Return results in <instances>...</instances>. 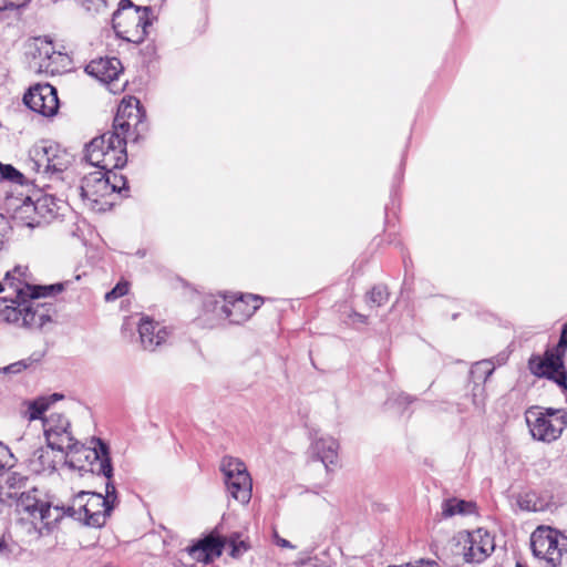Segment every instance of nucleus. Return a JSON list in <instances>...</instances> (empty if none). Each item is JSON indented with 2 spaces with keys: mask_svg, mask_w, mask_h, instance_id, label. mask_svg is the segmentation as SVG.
Instances as JSON below:
<instances>
[{
  "mask_svg": "<svg viewBox=\"0 0 567 567\" xmlns=\"http://www.w3.org/2000/svg\"><path fill=\"white\" fill-rule=\"evenodd\" d=\"M10 231L8 219L0 214V250ZM27 266H16L0 281V320L22 328H42L51 321L53 305L41 302L42 297L63 290V284L38 286L31 282Z\"/></svg>",
  "mask_w": 567,
  "mask_h": 567,
  "instance_id": "obj_1",
  "label": "nucleus"
},
{
  "mask_svg": "<svg viewBox=\"0 0 567 567\" xmlns=\"http://www.w3.org/2000/svg\"><path fill=\"white\" fill-rule=\"evenodd\" d=\"M10 231L8 219L0 214V250ZM27 266H16L0 281V320L22 328H42L51 321L53 305L41 302L42 297L63 290V284L38 286L31 282Z\"/></svg>",
  "mask_w": 567,
  "mask_h": 567,
  "instance_id": "obj_2",
  "label": "nucleus"
},
{
  "mask_svg": "<svg viewBox=\"0 0 567 567\" xmlns=\"http://www.w3.org/2000/svg\"><path fill=\"white\" fill-rule=\"evenodd\" d=\"M145 117L140 100L124 99L117 107L113 130L85 145L86 162L104 173L124 167L127 162L126 144L137 142L147 131Z\"/></svg>",
  "mask_w": 567,
  "mask_h": 567,
  "instance_id": "obj_3",
  "label": "nucleus"
},
{
  "mask_svg": "<svg viewBox=\"0 0 567 567\" xmlns=\"http://www.w3.org/2000/svg\"><path fill=\"white\" fill-rule=\"evenodd\" d=\"M91 444L93 445L90 449L93 454L91 471L107 478L105 495L96 492L81 491L73 497L71 505L56 507L60 509L62 517L68 515L78 520H83L87 526L102 527L118 503V498L116 487L112 482L113 465L109 444L100 437H92Z\"/></svg>",
  "mask_w": 567,
  "mask_h": 567,
  "instance_id": "obj_4",
  "label": "nucleus"
},
{
  "mask_svg": "<svg viewBox=\"0 0 567 567\" xmlns=\"http://www.w3.org/2000/svg\"><path fill=\"white\" fill-rule=\"evenodd\" d=\"M28 476L11 470L0 473V502L17 507V512L27 515L31 523L37 527L50 529L61 518L62 514L58 507H52L51 503L40 497L38 488L33 487L28 492H21L27 486Z\"/></svg>",
  "mask_w": 567,
  "mask_h": 567,
  "instance_id": "obj_5",
  "label": "nucleus"
},
{
  "mask_svg": "<svg viewBox=\"0 0 567 567\" xmlns=\"http://www.w3.org/2000/svg\"><path fill=\"white\" fill-rule=\"evenodd\" d=\"M262 305V298L251 293L230 296H209L205 298L203 308L212 324L227 320L230 324L246 322Z\"/></svg>",
  "mask_w": 567,
  "mask_h": 567,
  "instance_id": "obj_6",
  "label": "nucleus"
},
{
  "mask_svg": "<svg viewBox=\"0 0 567 567\" xmlns=\"http://www.w3.org/2000/svg\"><path fill=\"white\" fill-rule=\"evenodd\" d=\"M72 163V155L59 144L40 141L29 151V168L50 181L62 179V174Z\"/></svg>",
  "mask_w": 567,
  "mask_h": 567,
  "instance_id": "obj_7",
  "label": "nucleus"
},
{
  "mask_svg": "<svg viewBox=\"0 0 567 567\" xmlns=\"http://www.w3.org/2000/svg\"><path fill=\"white\" fill-rule=\"evenodd\" d=\"M526 422L533 439L550 443L560 437L566 429L567 412L551 408H533L526 412Z\"/></svg>",
  "mask_w": 567,
  "mask_h": 567,
  "instance_id": "obj_8",
  "label": "nucleus"
},
{
  "mask_svg": "<svg viewBox=\"0 0 567 567\" xmlns=\"http://www.w3.org/2000/svg\"><path fill=\"white\" fill-rule=\"evenodd\" d=\"M530 547L534 556L549 567H560L567 553V536L550 526H538L530 535Z\"/></svg>",
  "mask_w": 567,
  "mask_h": 567,
  "instance_id": "obj_9",
  "label": "nucleus"
},
{
  "mask_svg": "<svg viewBox=\"0 0 567 567\" xmlns=\"http://www.w3.org/2000/svg\"><path fill=\"white\" fill-rule=\"evenodd\" d=\"M226 489L230 497L240 504L249 503L252 481L243 461L233 456H224L220 462Z\"/></svg>",
  "mask_w": 567,
  "mask_h": 567,
  "instance_id": "obj_10",
  "label": "nucleus"
},
{
  "mask_svg": "<svg viewBox=\"0 0 567 567\" xmlns=\"http://www.w3.org/2000/svg\"><path fill=\"white\" fill-rule=\"evenodd\" d=\"M565 353L557 348L547 349L543 355H532L528 360L530 372L537 378L555 382L563 392L567 391V371L564 363Z\"/></svg>",
  "mask_w": 567,
  "mask_h": 567,
  "instance_id": "obj_11",
  "label": "nucleus"
},
{
  "mask_svg": "<svg viewBox=\"0 0 567 567\" xmlns=\"http://www.w3.org/2000/svg\"><path fill=\"white\" fill-rule=\"evenodd\" d=\"M112 189L107 173L96 171L84 176L79 186L70 187L68 198L80 197L84 204L95 208L105 197L112 195Z\"/></svg>",
  "mask_w": 567,
  "mask_h": 567,
  "instance_id": "obj_12",
  "label": "nucleus"
},
{
  "mask_svg": "<svg viewBox=\"0 0 567 567\" xmlns=\"http://www.w3.org/2000/svg\"><path fill=\"white\" fill-rule=\"evenodd\" d=\"M70 421L60 413H51L43 419L44 435L48 447L59 452L73 451L78 442L70 431Z\"/></svg>",
  "mask_w": 567,
  "mask_h": 567,
  "instance_id": "obj_13",
  "label": "nucleus"
},
{
  "mask_svg": "<svg viewBox=\"0 0 567 567\" xmlns=\"http://www.w3.org/2000/svg\"><path fill=\"white\" fill-rule=\"evenodd\" d=\"M23 102L30 110L45 117L55 115L59 110L56 89L49 83L31 86L24 94Z\"/></svg>",
  "mask_w": 567,
  "mask_h": 567,
  "instance_id": "obj_14",
  "label": "nucleus"
},
{
  "mask_svg": "<svg viewBox=\"0 0 567 567\" xmlns=\"http://www.w3.org/2000/svg\"><path fill=\"white\" fill-rule=\"evenodd\" d=\"M224 547L225 539L217 534L210 533L193 542L184 551L192 559L208 564L221 556Z\"/></svg>",
  "mask_w": 567,
  "mask_h": 567,
  "instance_id": "obj_15",
  "label": "nucleus"
},
{
  "mask_svg": "<svg viewBox=\"0 0 567 567\" xmlns=\"http://www.w3.org/2000/svg\"><path fill=\"white\" fill-rule=\"evenodd\" d=\"M494 538L483 529H477L468 535L463 548L464 560L470 564H480L494 550Z\"/></svg>",
  "mask_w": 567,
  "mask_h": 567,
  "instance_id": "obj_16",
  "label": "nucleus"
},
{
  "mask_svg": "<svg viewBox=\"0 0 567 567\" xmlns=\"http://www.w3.org/2000/svg\"><path fill=\"white\" fill-rule=\"evenodd\" d=\"M138 333L142 347L145 350L154 351L166 342L169 331L166 327L155 322L148 317H143L138 323Z\"/></svg>",
  "mask_w": 567,
  "mask_h": 567,
  "instance_id": "obj_17",
  "label": "nucleus"
},
{
  "mask_svg": "<svg viewBox=\"0 0 567 567\" xmlns=\"http://www.w3.org/2000/svg\"><path fill=\"white\" fill-rule=\"evenodd\" d=\"M33 47L30 69L37 73L52 72L51 66L56 55L52 41L47 37H38L34 39Z\"/></svg>",
  "mask_w": 567,
  "mask_h": 567,
  "instance_id": "obj_18",
  "label": "nucleus"
},
{
  "mask_svg": "<svg viewBox=\"0 0 567 567\" xmlns=\"http://www.w3.org/2000/svg\"><path fill=\"white\" fill-rule=\"evenodd\" d=\"M123 70L122 63L117 58H99L92 60L86 66L85 72L96 80L110 84L117 80Z\"/></svg>",
  "mask_w": 567,
  "mask_h": 567,
  "instance_id": "obj_19",
  "label": "nucleus"
},
{
  "mask_svg": "<svg viewBox=\"0 0 567 567\" xmlns=\"http://www.w3.org/2000/svg\"><path fill=\"white\" fill-rule=\"evenodd\" d=\"M33 202L34 218L28 221V227L34 228L42 224H49L59 215L61 200H58L54 196L41 195Z\"/></svg>",
  "mask_w": 567,
  "mask_h": 567,
  "instance_id": "obj_20",
  "label": "nucleus"
},
{
  "mask_svg": "<svg viewBox=\"0 0 567 567\" xmlns=\"http://www.w3.org/2000/svg\"><path fill=\"white\" fill-rule=\"evenodd\" d=\"M339 443L333 437H320L311 444V452L329 470L338 460Z\"/></svg>",
  "mask_w": 567,
  "mask_h": 567,
  "instance_id": "obj_21",
  "label": "nucleus"
},
{
  "mask_svg": "<svg viewBox=\"0 0 567 567\" xmlns=\"http://www.w3.org/2000/svg\"><path fill=\"white\" fill-rule=\"evenodd\" d=\"M553 504V497L547 493H538L536 491H528L519 494L517 497V505L522 511L526 512H546Z\"/></svg>",
  "mask_w": 567,
  "mask_h": 567,
  "instance_id": "obj_22",
  "label": "nucleus"
},
{
  "mask_svg": "<svg viewBox=\"0 0 567 567\" xmlns=\"http://www.w3.org/2000/svg\"><path fill=\"white\" fill-rule=\"evenodd\" d=\"M126 20L135 23L138 33L136 42H142L148 34L147 28L152 25L154 17L152 7H135L134 11H128Z\"/></svg>",
  "mask_w": 567,
  "mask_h": 567,
  "instance_id": "obj_23",
  "label": "nucleus"
},
{
  "mask_svg": "<svg viewBox=\"0 0 567 567\" xmlns=\"http://www.w3.org/2000/svg\"><path fill=\"white\" fill-rule=\"evenodd\" d=\"M474 504L455 497L446 498L441 504V517L450 518L456 514H470L473 512Z\"/></svg>",
  "mask_w": 567,
  "mask_h": 567,
  "instance_id": "obj_24",
  "label": "nucleus"
},
{
  "mask_svg": "<svg viewBox=\"0 0 567 567\" xmlns=\"http://www.w3.org/2000/svg\"><path fill=\"white\" fill-rule=\"evenodd\" d=\"M31 465L37 472H52L55 470V462L51 457V453L43 447L33 452Z\"/></svg>",
  "mask_w": 567,
  "mask_h": 567,
  "instance_id": "obj_25",
  "label": "nucleus"
},
{
  "mask_svg": "<svg viewBox=\"0 0 567 567\" xmlns=\"http://www.w3.org/2000/svg\"><path fill=\"white\" fill-rule=\"evenodd\" d=\"M44 357L43 351H34L31 355H29L25 359L19 360L17 362H13L2 369L4 373H12L17 374L20 373L38 363L41 362V360Z\"/></svg>",
  "mask_w": 567,
  "mask_h": 567,
  "instance_id": "obj_26",
  "label": "nucleus"
},
{
  "mask_svg": "<svg viewBox=\"0 0 567 567\" xmlns=\"http://www.w3.org/2000/svg\"><path fill=\"white\" fill-rule=\"evenodd\" d=\"M494 369L495 368L491 360H482L473 364L470 371V377L473 383L478 382L480 384H484L493 374Z\"/></svg>",
  "mask_w": 567,
  "mask_h": 567,
  "instance_id": "obj_27",
  "label": "nucleus"
},
{
  "mask_svg": "<svg viewBox=\"0 0 567 567\" xmlns=\"http://www.w3.org/2000/svg\"><path fill=\"white\" fill-rule=\"evenodd\" d=\"M390 293L384 285H375L365 295V302L369 307H381L388 302Z\"/></svg>",
  "mask_w": 567,
  "mask_h": 567,
  "instance_id": "obj_28",
  "label": "nucleus"
},
{
  "mask_svg": "<svg viewBox=\"0 0 567 567\" xmlns=\"http://www.w3.org/2000/svg\"><path fill=\"white\" fill-rule=\"evenodd\" d=\"M48 400H44L42 396L29 402L28 404V419L30 421L34 420H43L44 412L49 409Z\"/></svg>",
  "mask_w": 567,
  "mask_h": 567,
  "instance_id": "obj_29",
  "label": "nucleus"
},
{
  "mask_svg": "<svg viewBox=\"0 0 567 567\" xmlns=\"http://www.w3.org/2000/svg\"><path fill=\"white\" fill-rule=\"evenodd\" d=\"M107 177H110V186L113 188V193L123 194V196H127L128 193V186H127V179L124 175L117 174L114 171L107 172Z\"/></svg>",
  "mask_w": 567,
  "mask_h": 567,
  "instance_id": "obj_30",
  "label": "nucleus"
},
{
  "mask_svg": "<svg viewBox=\"0 0 567 567\" xmlns=\"http://www.w3.org/2000/svg\"><path fill=\"white\" fill-rule=\"evenodd\" d=\"M4 181L22 184L23 174L10 164L0 163V182Z\"/></svg>",
  "mask_w": 567,
  "mask_h": 567,
  "instance_id": "obj_31",
  "label": "nucleus"
},
{
  "mask_svg": "<svg viewBox=\"0 0 567 567\" xmlns=\"http://www.w3.org/2000/svg\"><path fill=\"white\" fill-rule=\"evenodd\" d=\"M32 205H34V202L30 197H27L17 208L14 218L28 226V221L34 218Z\"/></svg>",
  "mask_w": 567,
  "mask_h": 567,
  "instance_id": "obj_32",
  "label": "nucleus"
},
{
  "mask_svg": "<svg viewBox=\"0 0 567 567\" xmlns=\"http://www.w3.org/2000/svg\"><path fill=\"white\" fill-rule=\"evenodd\" d=\"M135 4L131 1V0H121L118 2V8L116 11H114L113 13V28L116 29L118 27H121V22H118L117 20L121 19V18H125L126 19V14L128 11H134L135 10Z\"/></svg>",
  "mask_w": 567,
  "mask_h": 567,
  "instance_id": "obj_33",
  "label": "nucleus"
},
{
  "mask_svg": "<svg viewBox=\"0 0 567 567\" xmlns=\"http://www.w3.org/2000/svg\"><path fill=\"white\" fill-rule=\"evenodd\" d=\"M16 465V458L10 449L0 442V473L2 471L11 470Z\"/></svg>",
  "mask_w": 567,
  "mask_h": 567,
  "instance_id": "obj_34",
  "label": "nucleus"
},
{
  "mask_svg": "<svg viewBox=\"0 0 567 567\" xmlns=\"http://www.w3.org/2000/svg\"><path fill=\"white\" fill-rule=\"evenodd\" d=\"M472 402L476 409L483 410L485 404L484 384H480L478 382L474 383L472 389Z\"/></svg>",
  "mask_w": 567,
  "mask_h": 567,
  "instance_id": "obj_35",
  "label": "nucleus"
},
{
  "mask_svg": "<svg viewBox=\"0 0 567 567\" xmlns=\"http://www.w3.org/2000/svg\"><path fill=\"white\" fill-rule=\"evenodd\" d=\"M83 7L94 13L104 12L109 7V0H83Z\"/></svg>",
  "mask_w": 567,
  "mask_h": 567,
  "instance_id": "obj_36",
  "label": "nucleus"
},
{
  "mask_svg": "<svg viewBox=\"0 0 567 567\" xmlns=\"http://www.w3.org/2000/svg\"><path fill=\"white\" fill-rule=\"evenodd\" d=\"M128 292L127 282H118L112 290L105 293L106 301H114Z\"/></svg>",
  "mask_w": 567,
  "mask_h": 567,
  "instance_id": "obj_37",
  "label": "nucleus"
},
{
  "mask_svg": "<svg viewBox=\"0 0 567 567\" xmlns=\"http://www.w3.org/2000/svg\"><path fill=\"white\" fill-rule=\"evenodd\" d=\"M555 348H557L564 353H566L567 351V322L561 328L559 340Z\"/></svg>",
  "mask_w": 567,
  "mask_h": 567,
  "instance_id": "obj_38",
  "label": "nucleus"
},
{
  "mask_svg": "<svg viewBox=\"0 0 567 567\" xmlns=\"http://www.w3.org/2000/svg\"><path fill=\"white\" fill-rule=\"evenodd\" d=\"M248 549V547L246 546L245 542H239V543H236V542H231V553L230 555L233 557H236L238 556L239 554L246 551Z\"/></svg>",
  "mask_w": 567,
  "mask_h": 567,
  "instance_id": "obj_39",
  "label": "nucleus"
},
{
  "mask_svg": "<svg viewBox=\"0 0 567 567\" xmlns=\"http://www.w3.org/2000/svg\"><path fill=\"white\" fill-rule=\"evenodd\" d=\"M25 7V3L17 4L10 0H0V11L16 10Z\"/></svg>",
  "mask_w": 567,
  "mask_h": 567,
  "instance_id": "obj_40",
  "label": "nucleus"
},
{
  "mask_svg": "<svg viewBox=\"0 0 567 567\" xmlns=\"http://www.w3.org/2000/svg\"><path fill=\"white\" fill-rule=\"evenodd\" d=\"M275 538H276V544L279 546V547H282V548H295V546L287 539L285 538H281L279 537L277 534L275 535Z\"/></svg>",
  "mask_w": 567,
  "mask_h": 567,
  "instance_id": "obj_41",
  "label": "nucleus"
},
{
  "mask_svg": "<svg viewBox=\"0 0 567 567\" xmlns=\"http://www.w3.org/2000/svg\"><path fill=\"white\" fill-rule=\"evenodd\" d=\"M350 317L352 318L353 322H360L363 324L368 323V317L365 315L353 311Z\"/></svg>",
  "mask_w": 567,
  "mask_h": 567,
  "instance_id": "obj_42",
  "label": "nucleus"
},
{
  "mask_svg": "<svg viewBox=\"0 0 567 567\" xmlns=\"http://www.w3.org/2000/svg\"><path fill=\"white\" fill-rule=\"evenodd\" d=\"M42 398L44 400H48L47 403H48V406L50 408V405L53 404L54 402L62 400L64 398V395L61 393H53L49 396H42Z\"/></svg>",
  "mask_w": 567,
  "mask_h": 567,
  "instance_id": "obj_43",
  "label": "nucleus"
},
{
  "mask_svg": "<svg viewBox=\"0 0 567 567\" xmlns=\"http://www.w3.org/2000/svg\"><path fill=\"white\" fill-rule=\"evenodd\" d=\"M11 551L12 550L9 548V544L4 539H1L0 540V554L8 557L11 554Z\"/></svg>",
  "mask_w": 567,
  "mask_h": 567,
  "instance_id": "obj_44",
  "label": "nucleus"
},
{
  "mask_svg": "<svg viewBox=\"0 0 567 567\" xmlns=\"http://www.w3.org/2000/svg\"><path fill=\"white\" fill-rule=\"evenodd\" d=\"M414 401V398H412L411 395L409 394H405V393H402L398 396V402L400 404H410Z\"/></svg>",
  "mask_w": 567,
  "mask_h": 567,
  "instance_id": "obj_45",
  "label": "nucleus"
},
{
  "mask_svg": "<svg viewBox=\"0 0 567 567\" xmlns=\"http://www.w3.org/2000/svg\"><path fill=\"white\" fill-rule=\"evenodd\" d=\"M136 255H137L140 258H144V257H145V255H146V251H145L144 249H138V250L136 251Z\"/></svg>",
  "mask_w": 567,
  "mask_h": 567,
  "instance_id": "obj_46",
  "label": "nucleus"
},
{
  "mask_svg": "<svg viewBox=\"0 0 567 567\" xmlns=\"http://www.w3.org/2000/svg\"><path fill=\"white\" fill-rule=\"evenodd\" d=\"M516 567H525V566H523L522 564L517 563Z\"/></svg>",
  "mask_w": 567,
  "mask_h": 567,
  "instance_id": "obj_47",
  "label": "nucleus"
}]
</instances>
